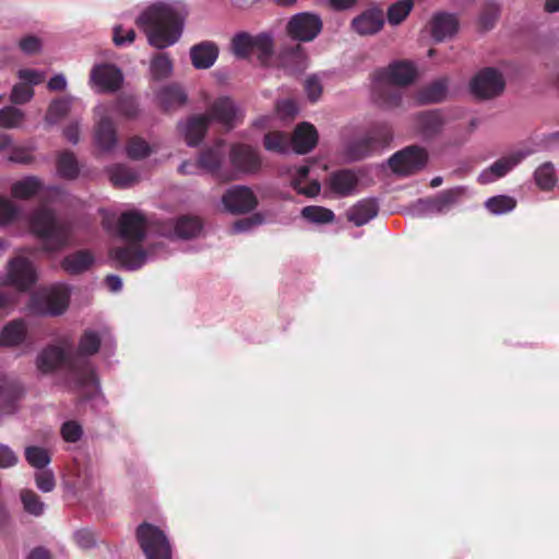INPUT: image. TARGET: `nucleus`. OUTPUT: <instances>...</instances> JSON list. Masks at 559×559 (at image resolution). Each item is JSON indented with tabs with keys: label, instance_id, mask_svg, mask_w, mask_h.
I'll use <instances>...</instances> for the list:
<instances>
[{
	"label": "nucleus",
	"instance_id": "1",
	"mask_svg": "<svg viewBox=\"0 0 559 559\" xmlns=\"http://www.w3.org/2000/svg\"><path fill=\"white\" fill-rule=\"evenodd\" d=\"M35 365L40 374H52L64 370L69 391H79L92 383L97 394H100V383L94 366L82 357H74L73 353L60 345L45 346L37 354Z\"/></svg>",
	"mask_w": 559,
	"mask_h": 559
},
{
	"label": "nucleus",
	"instance_id": "19",
	"mask_svg": "<svg viewBox=\"0 0 559 559\" xmlns=\"http://www.w3.org/2000/svg\"><path fill=\"white\" fill-rule=\"evenodd\" d=\"M374 73L378 81H390L397 86L412 84L417 75L415 66L407 60L393 61L386 68L379 69Z\"/></svg>",
	"mask_w": 559,
	"mask_h": 559
},
{
	"label": "nucleus",
	"instance_id": "12",
	"mask_svg": "<svg viewBox=\"0 0 559 559\" xmlns=\"http://www.w3.org/2000/svg\"><path fill=\"white\" fill-rule=\"evenodd\" d=\"M506 88L502 73L492 67L478 71L469 82L471 93L477 99H492L500 96Z\"/></svg>",
	"mask_w": 559,
	"mask_h": 559
},
{
	"label": "nucleus",
	"instance_id": "17",
	"mask_svg": "<svg viewBox=\"0 0 559 559\" xmlns=\"http://www.w3.org/2000/svg\"><path fill=\"white\" fill-rule=\"evenodd\" d=\"M531 154L532 152L530 150H519L508 156L497 159L479 174L478 182L481 185H488L503 178Z\"/></svg>",
	"mask_w": 559,
	"mask_h": 559
},
{
	"label": "nucleus",
	"instance_id": "64",
	"mask_svg": "<svg viewBox=\"0 0 559 559\" xmlns=\"http://www.w3.org/2000/svg\"><path fill=\"white\" fill-rule=\"evenodd\" d=\"M17 78L23 81L22 83L28 86L38 85L41 82V73L35 69H21L17 72Z\"/></svg>",
	"mask_w": 559,
	"mask_h": 559
},
{
	"label": "nucleus",
	"instance_id": "8",
	"mask_svg": "<svg viewBox=\"0 0 559 559\" xmlns=\"http://www.w3.org/2000/svg\"><path fill=\"white\" fill-rule=\"evenodd\" d=\"M71 289L69 287H53L44 293L33 294L28 308L38 316H60L69 307Z\"/></svg>",
	"mask_w": 559,
	"mask_h": 559
},
{
	"label": "nucleus",
	"instance_id": "49",
	"mask_svg": "<svg viewBox=\"0 0 559 559\" xmlns=\"http://www.w3.org/2000/svg\"><path fill=\"white\" fill-rule=\"evenodd\" d=\"M263 146L267 152L281 155L288 154L290 152L285 134L280 131L265 133L263 136Z\"/></svg>",
	"mask_w": 559,
	"mask_h": 559
},
{
	"label": "nucleus",
	"instance_id": "38",
	"mask_svg": "<svg viewBox=\"0 0 559 559\" xmlns=\"http://www.w3.org/2000/svg\"><path fill=\"white\" fill-rule=\"evenodd\" d=\"M157 98L164 110H169L173 107L186 104L188 97L181 86L170 84L159 90Z\"/></svg>",
	"mask_w": 559,
	"mask_h": 559
},
{
	"label": "nucleus",
	"instance_id": "4",
	"mask_svg": "<svg viewBox=\"0 0 559 559\" xmlns=\"http://www.w3.org/2000/svg\"><path fill=\"white\" fill-rule=\"evenodd\" d=\"M274 47V34L271 31L257 35L239 32L234 35L230 43V50L237 59H248L251 53H254L259 64L263 68L270 67Z\"/></svg>",
	"mask_w": 559,
	"mask_h": 559
},
{
	"label": "nucleus",
	"instance_id": "61",
	"mask_svg": "<svg viewBox=\"0 0 559 559\" xmlns=\"http://www.w3.org/2000/svg\"><path fill=\"white\" fill-rule=\"evenodd\" d=\"M122 25H116L112 29V41L117 47H123L130 45L135 39V32L132 28L126 31V35H122Z\"/></svg>",
	"mask_w": 559,
	"mask_h": 559
},
{
	"label": "nucleus",
	"instance_id": "57",
	"mask_svg": "<svg viewBox=\"0 0 559 559\" xmlns=\"http://www.w3.org/2000/svg\"><path fill=\"white\" fill-rule=\"evenodd\" d=\"M21 500L23 507L26 512L38 516L44 512V503L41 502L39 496L29 489H24L21 491Z\"/></svg>",
	"mask_w": 559,
	"mask_h": 559
},
{
	"label": "nucleus",
	"instance_id": "36",
	"mask_svg": "<svg viewBox=\"0 0 559 559\" xmlns=\"http://www.w3.org/2000/svg\"><path fill=\"white\" fill-rule=\"evenodd\" d=\"M26 337V326L22 320H13L7 323L0 332V346L15 347L21 345Z\"/></svg>",
	"mask_w": 559,
	"mask_h": 559
},
{
	"label": "nucleus",
	"instance_id": "55",
	"mask_svg": "<svg viewBox=\"0 0 559 559\" xmlns=\"http://www.w3.org/2000/svg\"><path fill=\"white\" fill-rule=\"evenodd\" d=\"M22 210L8 198L0 195V228L5 227L20 218Z\"/></svg>",
	"mask_w": 559,
	"mask_h": 559
},
{
	"label": "nucleus",
	"instance_id": "56",
	"mask_svg": "<svg viewBox=\"0 0 559 559\" xmlns=\"http://www.w3.org/2000/svg\"><path fill=\"white\" fill-rule=\"evenodd\" d=\"M126 152L129 158L133 160H141L150 156L152 148L144 139L133 136L129 141Z\"/></svg>",
	"mask_w": 559,
	"mask_h": 559
},
{
	"label": "nucleus",
	"instance_id": "26",
	"mask_svg": "<svg viewBox=\"0 0 559 559\" xmlns=\"http://www.w3.org/2000/svg\"><path fill=\"white\" fill-rule=\"evenodd\" d=\"M95 255L88 249H80L69 253L60 261V267L67 274L76 276L88 272L95 264Z\"/></svg>",
	"mask_w": 559,
	"mask_h": 559
},
{
	"label": "nucleus",
	"instance_id": "63",
	"mask_svg": "<svg viewBox=\"0 0 559 559\" xmlns=\"http://www.w3.org/2000/svg\"><path fill=\"white\" fill-rule=\"evenodd\" d=\"M19 46L25 55L38 53L41 48V40L35 35H27L20 39Z\"/></svg>",
	"mask_w": 559,
	"mask_h": 559
},
{
	"label": "nucleus",
	"instance_id": "28",
	"mask_svg": "<svg viewBox=\"0 0 559 559\" xmlns=\"http://www.w3.org/2000/svg\"><path fill=\"white\" fill-rule=\"evenodd\" d=\"M359 178L353 169L333 171L328 179L330 189L338 197H348L356 191Z\"/></svg>",
	"mask_w": 559,
	"mask_h": 559
},
{
	"label": "nucleus",
	"instance_id": "29",
	"mask_svg": "<svg viewBox=\"0 0 559 559\" xmlns=\"http://www.w3.org/2000/svg\"><path fill=\"white\" fill-rule=\"evenodd\" d=\"M28 464L36 469L35 483L43 492H50L56 486L53 472L47 466L50 463V456H26Z\"/></svg>",
	"mask_w": 559,
	"mask_h": 559
},
{
	"label": "nucleus",
	"instance_id": "39",
	"mask_svg": "<svg viewBox=\"0 0 559 559\" xmlns=\"http://www.w3.org/2000/svg\"><path fill=\"white\" fill-rule=\"evenodd\" d=\"M223 152L219 145L202 150L198 158V167L215 175L222 166Z\"/></svg>",
	"mask_w": 559,
	"mask_h": 559
},
{
	"label": "nucleus",
	"instance_id": "62",
	"mask_svg": "<svg viewBox=\"0 0 559 559\" xmlns=\"http://www.w3.org/2000/svg\"><path fill=\"white\" fill-rule=\"evenodd\" d=\"M305 91L310 102H317L322 94V85L317 75H310L306 79Z\"/></svg>",
	"mask_w": 559,
	"mask_h": 559
},
{
	"label": "nucleus",
	"instance_id": "54",
	"mask_svg": "<svg viewBox=\"0 0 559 559\" xmlns=\"http://www.w3.org/2000/svg\"><path fill=\"white\" fill-rule=\"evenodd\" d=\"M265 217L261 213H253L250 216L237 219L230 226V234H249L253 231L258 226L264 224Z\"/></svg>",
	"mask_w": 559,
	"mask_h": 559
},
{
	"label": "nucleus",
	"instance_id": "33",
	"mask_svg": "<svg viewBox=\"0 0 559 559\" xmlns=\"http://www.w3.org/2000/svg\"><path fill=\"white\" fill-rule=\"evenodd\" d=\"M95 145L105 153L115 150L118 143L116 128L109 117H103L96 129L94 135Z\"/></svg>",
	"mask_w": 559,
	"mask_h": 559
},
{
	"label": "nucleus",
	"instance_id": "42",
	"mask_svg": "<svg viewBox=\"0 0 559 559\" xmlns=\"http://www.w3.org/2000/svg\"><path fill=\"white\" fill-rule=\"evenodd\" d=\"M43 189L39 178L35 176H26L15 181L11 187V193L16 199H29L36 195Z\"/></svg>",
	"mask_w": 559,
	"mask_h": 559
},
{
	"label": "nucleus",
	"instance_id": "20",
	"mask_svg": "<svg viewBox=\"0 0 559 559\" xmlns=\"http://www.w3.org/2000/svg\"><path fill=\"white\" fill-rule=\"evenodd\" d=\"M276 64L289 74L302 72L307 67L305 48L298 41L282 46L276 55Z\"/></svg>",
	"mask_w": 559,
	"mask_h": 559
},
{
	"label": "nucleus",
	"instance_id": "31",
	"mask_svg": "<svg viewBox=\"0 0 559 559\" xmlns=\"http://www.w3.org/2000/svg\"><path fill=\"white\" fill-rule=\"evenodd\" d=\"M379 212V203L376 199H362L347 211V218L355 226L360 227L373 219Z\"/></svg>",
	"mask_w": 559,
	"mask_h": 559
},
{
	"label": "nucleus",
	"instance_id": "18",
	"mask_svg": "<svg viewBox=\"0 0 559 559\" xmlns=\"http://www.w3.org/2000/svg\"><path fill=\"white\" fill-rule=\"evenodd\" d=\"M146 217L140 211H126L118 219V235L123 240L141 242L146 237Z\"/></svg>",
	"mask_w": 559,
	"mask_h": 559
},
{
	"label": "nucleus",
	"instance_id": "41",
	"mask_svg": "<svg viewBox=\"0 0 559 559\" xmlns=\"http://www.w3.org/2000/svg\"><path fill=\"white\" fill-rule=\"evenodd\" d=\"M108 173L112 185L119 188H128L140 178L136 170L123 164L114 165Z\"/></svg>",
	"mask_w": 559,
	"mask_h": 559
},
{
	"label": "nucleus",
	"instance_id": "52",
	"mask_svg": "<svg viewBox=\"0 0 559 559\" xmlns=\"http://www.w3.org/2000/svg\"><path fill=\"white\" fill-rule=\"evenodd\" d=\"M174 70L171 59L167 53H160L151 61L150 71L154 80L159 81L168 78Z\"/></svg>",
	"mask_w": 559,
	"mask_h": 559
},
{
	"label": "nucleus",
	"instance_id": "16",
	"mask_svg": "<svg viewBox=\"0 0 559 559\" xmlns=\"http://www.w3.org/2000/svg\"><path fill=\"white\" fill-rule=\"evenodd\" d=\"M222 203L228 213L238 215L253 211L258 205V200L250 188L234 186L223 194Z\"/></svg>",
	"mask_w": 559,
	"mask_h": 559
},
{
	"label": "nucleus",
	"instance_id": "3",
	"mask_svg": "<svg viewBox=\"0 0 559 559\" xmlns=\"http://www.w3.org/2000/svg\"><path fill=\"white\" fill-rule=\"evenodd\" d=\"M29 229L40 243V251L52 255L68 248L73 229L70 223L57 217L53 210L41 206L35 209L28 218Z\"/></svg>",
	"mask_w": 559,
	"mask_h": 559
},
{
	"label": "nucleus",
	"instance_id": "34",
	"mask_svg": "<svg viewBox=\"0 0 559 559\" xmlns=\"http://www.w3.org/2000/svg\"><path fill=\"white\" fill-rule=\"evenodd\" d=\"M24 394L23 386L17 382H4L0 385V416L17 411V403Z\"/></svg>",
	"mask_w": 559,
	"mask_h": 559
},
{
	"label": "nucleus",
	"instance_id": "53",
	"mask_svg": "<svg viewBox=\"0 0 559 559\" xmlns=\"http://www.w3.org/2000/svg\"><path fill=\"white\" fill-rule=\"evenodd\" d=\"M24 119V111L15 106H5L0 109V127L2 128H20L23 124Z\"/></svg>",
	"mask_w": 559,
	"mask_h": 559
},
{
	"label": "nucleus",
	"instance_id": "25",
	"mask_svg": "<svg viewBox=\"0 0 559 559\" xmlns=\"http://www.w3.org/2000/svg\"><path fill=\"white\" fill-rule=\"evenodd\" d=\"M210 124L211 123L207 120V116L204 114L193 115L189 117L185 122L180 121L179 128L185 136L187 145L190 147L199 146L202 143L210 128Z\"/></svg>",
	"mask_w": 559,
	"mask_h": 559
},
{
	"label": "nucleus",
	"instance_id": "27",
	"mask_svg": "<svg viewBox=\"0 0 559 559\" xmlns=\"http://www.w3.org/2000/svg\"><path fill=\"white\" fill-rule=\"evenodd\" d=\"M384 24L383 11L373 7L365 10L352 21L353 29L359 35H373L380 32Z\"/></svg>",
	"mask_w": 559,
	"mask_h": 559
},
{
	"label": "nucleus",
	"instance_id": "22",
	"mask_svg": "<svg viewBox=\"0 0 559 559\" xmlns=\"http://www.w3.org/2000/svg\"><path fill=\"white\" fill-rule=\"evenodd\" d=\"M229 159L234 169L243 174H254L261 167L259 155L246 144H234L229 152Z\"/></svg>",
	"mask_w": 559,
	"mask_h": 559
},
{
	"label": "nucleus",
	"instance_id": "48",
	"mask_svg": "<svg viewBox=\"0 0 559 559\" xmlns=\"http://www.w3.org/2000/svg\"><path fill=\"white\" fill-rule=\"evenodd\" d=\"M71 108V100L69 98L53 99L47 109L45 122L48 126H53L59 122L61 118L67 116Z\"/></svg>",
	"mask_w": 559,
	"mask_h": 559
},
{
	"label": "nucleus",
	"instance_id": "51",
	"mask_svg": "<svg viewBox=\"0 0 559 559\" xmlns=\"http://www.w3.org/2000/svg\"><path fill=\"white\" fill-rule=\"evenodd\" d=\"M301 216L314 224H325L331 223L335 218V214L333 211L323 207V206H317V205H308L305 206L301 210Z\"/></svg>",
	"mask_w": 559,
	"mask_h": 559
},
{
	"label": "nucleus",
	"instance_id": "50",
	"mask_svg": "<svg viewBox=\"0 0 559 559\" xmlns=\"http://www.w3.org/2000/svg\"><path fill=\"white\" fill-rule=\"evenodd\" d=\"M414 8L412 0H399L388 8V22L396 26L401 24Z\"/></svg>",
	"mask_w": 559,
	"mask_h": 559
},
{
	"label": "nucleus",
	"instance_id": "59",
	"mask_svg": "<svg viewBox=\"0 0 559 559\" xmlns=\"http://www.w3.org/2000/svg\"><path fill=\"white\" fill-rule=\"evenodd\" d=\"M61 435L67 442H76L83 435L82 427L74 420L63 423L61 427Z\"/></svg>",
	"mask_w": 559,
	"mask_h": 559
},
{
	"label": "nucleus",
	"instance_id": "30",
	"mask_svg": "<svg viewBox=\"0 0 559 559\" xmlns=\"http://www.w3.org/2000/svg\"><path fill=\"white\" fill-rule=\"evenodd\" d=\"M444 119L441 110L432 109L416 115V127L420 135L428 140L437 136L443 128Z\"/></svg>",
	"mask_w": 559,
	"mask_h": 559
},
{
	"label": "nucleus",
	"instance_id": "58",
	"mask_svg": "<svg viewBox=\"0 0 559 559\" xmlns=\"http://www.w3.org/2000/svg\"><path fill=\"white\" fill-rule=\"evenodd\" d=\"M10 102L14 105H24L34 97V88L25 83H16L10 93Z\"/></svg>",
	"mask_w": 559,
	"mask_h": 559
},
{
	"label": "nucleus",
	"instance_id": "13",
	"mask_svg": "<svg viewBox=\"0 0 559 559\" xmlns=\"http://www.w3.org/2000/svg\"><path fill=\"white\" fill-rule=\"evenodd\" d=\"M210 123L215 122L226 130H233L245 117L243 109L229 96L217 97L204 114Z\"/></svg>",
	"mask_w": 559,
	"mask_h": 559
},
{
	"label": "nucleus",
	"instance_id": "45",
	"mask_svg": "<svg viewBox=\"0 0 559 559\" xmlns=\"http://www.w3.org/2000/svg\"><path fill=\"white\" fill-rule=\"evenodd\" d=\"M500 5L496 1H488L481 8L478 16V26L481 32L492 29L500 16Z\"/></svg>",
	"mask_w": 559,
	"mask_h": 559
},
{
	"label": "nucleus",
	"instance_id": "9",
	"mask_svg": "<svg viewBox=\"0 0 559 559\" xmlns=\"http://www.w3.org/2000/svg\"><path fill=\"white\" fill-rule=\"evenodd\" d=\"M162 247V243H155L150 246L147 249H143L134 246H119L114 247L109 251V258L120 269L129 272H133L143 267L150 261H154L158 258L157 250Z\"/></svg>",
	"mask_w": 559,
	"mask_h": 559
},
{
	"label": "nucleus",
	"instance_id": "10",
	"mask_svg": "<svg viewBox=\"0 0 559 559\" xmlns=\"http://www.w3.org/2000/svg\"><path fill=\"white\" fill-rule=\"evenodd\" d=\"M100 346H103L106 356L112 355L116 348L115 336L107 325H102L96 330L86 329L79 340L78 353L73 356L90 361L88 357L97 354Z\"/></svg>",
	"mask_w": 559,
	"mask_h": 559
},
{
	"label": "nucleus",
	"instance_id": "11",
	"mask_svg": "<svg viewBox=\"0 0 559 559\" xmlns=\"http://www.w3.org/2000/svg\"><path fill=\"white\" fill-rule=\"evenodd\" d=\"M322 26V19L319 14L305 11L290 16L285 32L294 41L310 43L321 33Z\"/></svg>",
	"mask_w": 559,
	"mask_h": 559
},
{
	"label": "nucleus",
	"instance_id": "23",
	"mask_svg": "<svg viewBox=\"0 0 559 559\" xmlns=\"http://www.w3.org/2000/svg\"><path fill=\"white\" fill-rule=\"evenodd\" d=\"M459 31V20L455 14L440 11L430 20V34L435 43H442L455 36Z\"/></svg>",
	"mask_w": 559,
	"mask_h": 559
},
{
	"label": "nucleus",
	"instance_id": "7",
	"mask_svg": "<svg viewBox=\"0 0 559 559\" xmlns=\"http://www.w3.org/2000/svg\"><path fill=\"white\" fill-rule=\"evenodd\" d=\"M428 158L426 148L408 145L392 154L386 164L394 175L405 178L421 171L427 166Z\"/></svg>",
	"mask_w": 559,
	"mask_h": 559
},
{
	"label": "nucleus",
	"instance_id": "21",
	"mask_svg": "<svg viewBox=\"0 0 559 559\" xmlns=\"http://www.w3.org/2000/svg\"><path fill=\"white\" fill-rule=\"evenodd\" d=\"M402 91L397 85L390 83V81H378L376 73L373 74V82L371 88L372 100L383 109H394L401 106Z\"/></svg>",
	"mask_w": 559,
	"mask_h": 559
},
{
	"label": "nucleus",
	"instance_id": "40",
	"mask_svg": "<svg viewBox=\"0 0 559 559\" xmlns=\"http://www.w3.org/2000/svg\"><path fill=\"white\" fill-rule=\"evenodd\" d=\"M56 166L58 176L63 179L74 180L79 177L80 167L73 152H61L57 157Z\"/></svg>",
	"mask_w": 559,
	"mask_h": 559
},
{
	"label": "nucleus",
	"instance_id": "15",
	"mask_svg": "<svg viewBox=\"0 0 559 559\" xmlns=\"http://www.w3.org/2000/svg\"><path fill=\"white\" fill-rule=\"evenodd\" d=\"M90 82L98 93H115L123 83V74L114 63H97L91 70Z\"/></svg>",
	"mask_w": 559,
	"mask_h": 559
},
{
	"label": "nucleus",
	"instance_id": "60",
	"mask_svg": "<svg viewBox=\"0 0 559 559\" xmlns=\"http://www.w3.org/2000/svg\"><path fill=\"white\" fill-rule=\"evenodd\" d=\"M409 214L415 217H427L436 214L430 198L416 200L409 206Z\"/></svg>",
	"mask_w": 559,
	"mask_h": 559
},
{
	"label": "nucleus",
	"instance_id": "6",
	"mask_svg": "<svg viewBox=\"0 0 559 559\" xmlns=\"http://www.w3.org/2000/svg\"><path fill=\"white\" fill-rule=\"evenodd\" d=\"M135 537L146 559H173L170 542L158 526L143 522L136 527Z\"/></svg>",
	"mask_w": 559,
	"mask_h": 559
},
{
	"label": "nucleus",
	"instance_id": "14",
	"mask_svg": "<svg viewBox=\"0 0 559 559\" xmlns=\"http://www.w3.org/2000/svg\"><path fill=\"white\" fill-rule=\"evenodd\" d=\"M37 282V272L34 263L25 257H15L8 263L7 274L3 277L5 285L16 287L25 292L31 289Z\"/></svg>",
	"mask_w": 559,
	"mask_h": 559
},
{
	"label": "nucleus",
	"instance_id": "5",
	"mask_svg": "<svg viewBox=\"0 0 559 559\" xmlns=\"http://www.w3.org/2000/svg\"><path fill=\"white\" fill-rule=\"evenodd\" d=\"M392 133L388 126L376 124L365 134L349 140L344 148L348 162H360L374 155L380 148L389 144Z\"/></svg>",
	"mask_w": 559,
	"mask_h": 559
},
{
	"label": "nucleus",
	"instance_id": "37",
	"mask_svg": "<svg viewBox=\"0 0 559 559\" xmlns=\"http://www.w3.org/2000/svg\"><path fill=\"white\" fill-rule=\"evenodd\" d=\"M448 93L447 79H439L424 88L418 93V102L420 104H436L441 103L445 99Z\"/></svg>",
	"mask_w": 559,
	"mask_h": 559
},
{
	"label": "nucleus",
	"instance_id": "47",
	"mask_svg": "<svg viewBox=\"0 0 559 559\" xmlns=\"http://www.w3.org/2000/svg\"><path fill=\"white\" fill-rule=\"evenodd\" d=\"M534 179L537 187L542 190H551L557 182L554 165L550 162L542 164L534 171Z\"/></svg>",
	"mask_w": 559,
	"mask_h": 559
},
{
	"label": "nucleus",
	"instance_id": "46",
	"mask_svg": "<svg viewBox=\"0 0 559 559\" xmlns=\"http://www.w3.org/2000/svg\"><path fill=\"white\" fill-rule=\"evenodd\" d=\"M516 206V200L512 197L498 194L487 199L485 207L493 215H503L512 212Z\"/></svg>",
	"mask_w": 559,
	"mask_h": 559
},
{
	"label": "nucleus",
	"instance_id": "32",
	"mask_svg": "<svg viewBox=\"0 0 559 559\" xmlns=\"http://www.w3.org/2000/svg\"><path fill=\"white\" fill-rule=\"evenodd\" d=\"M318 143L317 129L309 122L300 123L293 135L292 146L297 154L311 152Z\"/></svg>",
	"mask_w": 559,
	"mask_h": 559
},
{
	"label": "nucleus",
	"instance_id": "44",
	"mask_svg": "<svg viewBox=\"0 0 559 559\" xmlns=\"http://www.w3.org/2000/svg\"><path fill=\"white\" fill-rule=\"evenodd\" d=\"M462 192L463 187H455L441 191L435 198H430L435 213L440 214L447 212L457 201Z\"/></svg>",
	"mask_w": 559,
	"mask_h": 559
},
{
	"label": "nucleus",
	"instance_id": "35",
	"mask_svg": "<svg viewBox=\"0 0 559 559\" xmlns=\"http://www.w3.org/2000/svg\"><path fill=\"white\" fill-rule=\"evenodd\" d=\"M203 229L200 218L190 215L179 216L174 225L173 235L177 239L189 240L197 238Z\"/></svg>",
	"mask_w": 559,
	"mask_h": 559
},
{
	"label": "nucleus",
	"instance_id": "2",
	"mask_svg": "<svg viewBox=\"0 0 559 559\" xmlns=\"http://www.w3.org/2000/svg\"><path fill=\"white\" fill-rule=\"evenodd\" d=\"M135 23L145 33L150 46L165 49L180 39L185 15L173 4L156 2L141 12Z\"/></svg>",
	"mask_w": 559,
	"mask_h": 559
},
{
	"label": "nucleus",
	"instance_id": "24",
	"mask_svg": "<svg viewBox=\"0 0 559 559\" xmlns=\"http://www.w3.org/2000/svg\"><path fill=\"white\" fill-rule=\"evenodd\" d=\"M219 56V47L213 40H202L194 44L189 49L191 64L197 70H207L212 68Z\"/></svg>",
	"mask_w": 559,
	"mask_h": 559
},
{
	"label": "nucleus",
	"instance_id": "43",
	"mask_svg": "<svg viewBox=\"0 0 559 559\" xmlns=\"http://www.w3.org/2000/svg\"><path fill=\"white\" fill-rule=\"evenodd\" d=\"M111 111L128 120L135 119L140 115L139 102L134 96L120 95L114 102Z\"/></svg>",
	"mask_w": 559,
	"mask_h": 559
}]
</instances>
